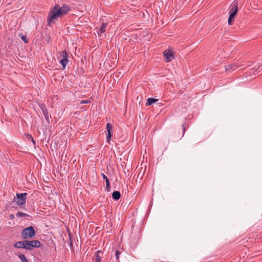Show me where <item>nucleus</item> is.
<instances>
[{"mask_svg":"<svg viewBox=\"0 0 262 262\" xmlns=\"http://www.w3.org/2000/svg\"><path fill=\"white\" fill-rule=\"evenodd\" d=\"M70 10V7L67 5L63 4L60 7L58 4H55L49 13L47 18L48 26H50L52 23H54L57 18L61 17L68 14Z\"/></svg>","mask_w":262,"mask_h":262,"instance_id":"f257e3e1","label":"nucleus"},{"mask_svg":"<svg viewBox=\"0 0 262 262\" xmlns=\"http://www.w3.org/2000/svg\"><path fill=\"white\" fill-rule=\"evenodd\" d=\"M238 2L237 1H234L230 5L229 7V18L228 23L229 25H231L234 20V17L238 12Z\"/></svg>","mask_w":262,"mask_h":262,"instance_id":"f03ea898","label":"nucleus"},{"mask_svg":"<svg viewBox=\"0 0 262 262\" xmlns=\"http://www.w3.org/2000/svg\"><path fill=\"white\" fill-rule=\"evenodd\" d=\"M35 234L36 232L32 226L24 228L21 232V236L25 239L32 238Z\"/></svg>","mask_w":262,"mask_h":262,"instance_id":"7ed1b4c3","label":"nucleus"},{"mask_svg":"<svg viewBox=\"0 0 262 262\" xmlns=\"http://www.w3.org/2000/svg\"><path fill=\"white\" fill-rule=\"evenodd\" d=\"M27 195V193H16V204L19 206L25 204L26 202Z\"/></svg>","mask_w":262,"mask_h":262,"instance_id":"20e7f679","label":"nucleus"},{"mask_svg":"<svg viewBox=\"0 0 262 262\" xmlns=\"http://www.w3.org/2000/svg\"><path fill=\"white\" fill-rule=\"evenodd\" d=\"M163 55L166 62H170L174 58L173 51L170 49L165 50L163 52Z\"/></svg>","mask_w":262,"mask_h":262,"instance_id":"39448f33","label":"nucleus"},{"mask_svg":"<svg viewBox=\"0 0 262 262\" xmlns=\"http://www.w3.org/2000/svg\"><path fill=\"white\" fill-rule=\"evenodd\" d=\"M39 107L42 111V112L45 116L46 121L48 123H50V118H51L50 115L49 114L48 110L44 104H41L39 105Z\"/></svg>","mask_w":262,"mask_h":262,"instance_id":"423d86ee","label":"nucleus"},{"mask_svg":"<svg viewBox=\"0 0 262 262\" xmlns=\"http://www.w3.org/2000/svg\"><path fill=\"white\" fill-rule=\"evenodd\" d=\"M103 253L101 250H98L95 252L94 256L93 257V260L94 262H101L102 256Z\"/></svg>","mask_w":262,"mask_h":262,"instance_id":"0eeeda50","label":"nucleus"},{"mask_svg":"<svg viewBox=\"0 0 262 262\" xmlns=\"http://www.w3.org/2000/svg\"><path fill=\"white\" fill-rule=\"evenodd\" d=\"M237 67L238 66L236 63H233L226 66L225 69L226 71L231 72L236 70Z\"/></svg>","mask_w":262,"mask_h":262,"instance_id":"6e6552de","label":"nucleus"},{"mask_svg":"<svg viewBox=\"0 0 262 262\" xmlns=\"http://www.w3.org/2000/svg\"><path fill=\"white\" fill-rule=\"evenodd\" d=\"M107 26V24L106 23H103L100 28L97 31V34L98 36H101V35L105 32V28Z\"/></svg>","mask_w":262,"mask_h":262,"instance_id":"1a4fd4ad","label":"nucleus"},{"mask_svg":"<svg viewBox=\"0 0 262 262\" xmlns=\"http://www.w3.org/2000/svg\"><path fill=\"white\" fill-rule=\"evenodd\" d=\"M13 247L17 248L20 249L23 248L25 249V240L23 241H19L16 242L14 245Z\"/></svg>","mask_w":262,"mask_h":262,"instance_id":"9d476101","label":"nucleus"},{"mask_svg":"<svg viewBox=\"0 0 262 262\" xmlns=\"http://www.w3.org/2000/svg\"><path fill=\"white\" fill-rule=\"evenodd\" d=\"M32 244L31 241L25 240V249L32 250L33 249Z\"/></svg>","mask_w":262,"mask_h":262,"instance_id":"9b49d317","label":"nucleus"},{"mask_svg":"<svg viewBox=\"0 0 262 262\" xmlns=\"http://www.w3.org/2000/svg\"><path fill=\"white\" fill-rule=\"evenodd\" d=\"M121 197V194L119 191H115L113 192L112 198L114 200H118Z\"/></svg>","mask_w":262,"mask_h":262,"instance_id":"f8f14e48","label":"nucleus"},{"mask_svg":"<svg viewBox=\"0 0 262 262\" xmlns=\"http://www.w3.org/2000/svg\"><path fill=\"white\" fill-rule=\"evenodd\" d=\"M158 101V99H154L153 98H148L147 100V102L146 103V106H149L154 103L155 102H157Z\"/></svg>","mask_w":262,"mask_h":262,"instance_id":"ddd939ff","label":"nucleus"},{"mask_svg":"<svg viewBox=\"0 0 262 262\" xmlns=\"http://www.w3.org/2000/svg\"><path fill=\"white\" fill-rule=\"evenodd\" d=\"M32 241V243H33L32 244V248L33 249L34 248H39L40 247V245H41V244H40V242L38 241V240H33V241Z\"/></svg>","mask_w":262,"mask_h":262,"instance_id":"4468645a","label":"nucleus"},{"mask_svg":"<svg viewBox=\"0 0 262 262\" xmlns=\"http://www.w3.org/2000/svg\"><path fill=\"white\" fill-rule=\"evenodd\" d=\"M68 59H62L60 60L59 63L62 66L63 69H64L67 63H68Z\"/></svg>","mask_w":262,"mask_h":262,"instance_id":"2eb2a0df","label":"nucleus"},{"mask_svg":"<svg viewBox=\"0 0 262 262\" xmlns=\"http://www.w3.org/2000/svg\"><path fill=\"white\" fill-rule=\"evenodd\" d=\"M17 256L21 260V262H29L24 254L21 253H18L17 254Z\"/></svg>","mask_w":262,"mask_h":262,"instance_id":"dca6fc26","label":"nucleus"},{"mask_svg":"<svg viewBox=\"0 0 262 262\" xmlns=\"http://www.w3.org/2000/svg\"><path fill=\"white\" fill-rule=\"evenodd\" d=\"M16 216L17 217H25V216L29 217V216H30V215H28V214L25 213H23L21 212H17L16 214Z\"/></svg>","mask_w":262,"mask_h":262,"instance_id":"f3484780","label":"nucleus"},{"mask_svg":"<svg viewBox=\"0 0 262 262\" xmlns=\"http://www.w3.org/2000/svg\"><path fill=\"white\" fill-rule=\"evenodd\" d=\"M60 55L62 57V59H68V54L66 50L61 52Z\"/></svg>","mask_w":262,"mask_h":262,"instance_id":"a211bd4d","label":"nucleus"},{"mask_svg":"<svg viewBox=\"0 0 262 262\" xmlns=\"http://www.w3.org/2000/svg\"><path fill=\"white\" fill-rule=\"evenodd\" d=\"M120 254H121V252L118 250H116L115 251V257L116 261L118 260Z\"/></svg>","mask_w":262,"mask_h":262,"instance_id":"6ab92c4d","label":"nucleus"},{"mask_svg":"<svg viewBox=\"0 0 262 262\" xmlns=\"http://www.w3.org/2000/svg\"><path fill=\"white\" fill-rule=\"evenodd\" d=\"M112 131H108L107 132V134H106V140L107 142H110L111 138L112 136Z\"/></svg>","mask_w":262,"mask_h":262,"instance_id":"aec40b11","label":"nucleus"},{"mask_svg":"<svg viewBox=\"0 0 262 262\" xmlns=\"http://www.w3.org/2000/svg\"><path fill=\"white\" fill-rule=\"evenodd\" d=\"M106 129L107 132L112 131L113 126L110 123H107L106 124Z\"/></svg>","mask_w":262,"mask_h":262,"instance_id":"412c9836","label":"nucleus"},{"mask_svg":"<svg viewBox=\"0 0 262 262\" xmlns=\"http://www.w3.org/2000/svg\"><path fill=\"white\" fill-rule=\"evenodd\" d=\"M20 37H21V39L24 41V42L28 43V40L26 35H21Z\"/></svg>","mask_w":262,"mask_h":262,"instance_id":"4be33fe9","label":"nucleus"},{"mask_svg":"<svg viewBox=\"0 0 262 262\" xmlns=\"http://www.w3.org/2000/svg\"><path fill=\"white\" fill-rule=\"evenodd\" d=\"M106 190L107 191H110V183L109 180H107V182H106Z\"/></svg>","mask_w":262,"mask_h":262,"instance_id":"5701e85b","label":"nucleus"},{"mask_svg":"<svg viewBox=\"0 0 262 262\" xmlns=\"http://www.w3.org/2000/svg\"><path fill=\"white\" fill-rule=\"evenodd\" d=\"M101 176H102V177L103 178V179L104 180H105V182H107V180H109L107 178V177L104 173H102Z\"/></svg>","mask_w":262,"mask_h":262,"instance_id":"b1692460","label":"nucleus"},{"mask_svg":"<svg viewBox=\"0 0 262 262\" xmlns=\"http://www.w3.org/2000/svg\"><path fill=\"white\" fill-rule=\"evenodd\" d=\"M89 101L88 100H82L81 101L80 103L81 104H85L89 103Z\"/></svg>","mask_w":262,"mask_h":262,"instance_id":"393cba45","label":"nucleus"},{"mask_svg":"<svg viewBox=\"0 0 262 262\" xmlns=\"http://www.w3.org/2000/svg\"><path fill=\"white\" fill-rule=\"evenodd\" d=\"M185 127L184 125L183 124V135H182V137L184 136V134H185Z\"/></svg>","mask_w":262,"mask_h":262,"instance_id":"a878e982","label":"nucleus"},{"mask_svg":"<svg viewBox=\"0 0 262 262\" xmlns=\"http://www.w3.org/2000/svg\"><path fill=\"white\" fill-rule=\"evenodd\" d=\"M14 218H15V216H14V214H11L10 215V219L11 220H13Z\"/></svg>","mask_w":262,"mask_h":262,"instance_id":"bb28decb","label":"nucleus"},{"mask_svg":"<svg viewBox=\"0 0 262 262\" xmlns=\"http://www.w3.org/2000/svg\"><path fill=\"white\" fill-rule=\"evenodd\" d=\"M257 70L259 72L262 70V64L258 68Z\"/></svg>","mask_w":262,"mask_h":262,"instance_id":"cd10ccee","label":"nucleus"},{"mask_svg":"<svg viewBox=\"0 0 262 262\" xmlns=\"http://www.w3.org/2000/svg\"><path fill=\"white\" fill-rule=\"evenodd\" d=\"M30 138L31 139V140H32V141L33 142V143L34 144H35V141L34 140V139H33V137H32L31 136H30Z\"/></svg>","mask_w":262,"mask_h":262,"instance_id":"c85d7f7f","label":"nucleus"}]
</instances>
